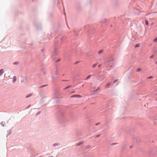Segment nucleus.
I'll use <instances>...</instances> for the list:
<instances>
[{
	"mask_svg": "<svg viewBox=\"0 0 157 157\" xmlns=\"http://www.w3.org/2000/svg\"><path fill=\"white\" fill-rule=\"evenodd\" d=\"M62 41V37L60 35H59L56 38L55 40L54 48L52 53V57L55 62H58L60 61V59L59 58L56 61L54 57L58 56V54L57 53V49L59 48L58 46L61 45Z\"/></svg>",
	"mask_w": 157,
	"mask_h": 157,
	"instance_id": "f257e3e1",
	"label": "nucleus"
},
{
	"mask_svg": "<svg viewBox=\"0 0 157 157\" xmlns=\"http://www.w3.org/2000/svg\"><path fill=\"white\" fill-rule=\"evenodd\" d=\"M102 64L105 67L109 65H113L114 62L112 56H111L106 58L102 62Z\"/></svg>",
	"mask_w": 157,
	"mask_h": 157,
	"instance_id": "f03ea898",
	"label": "nucleus"
},
{
	"mask_svg": "<svg viewBox=\"0 0 157 157\" xmlns=\"http://www.w3.org/2000/svg\"><path fill=\"white\" fill-rule=\"evenodd\" d=\"M56 116L61 122H65L67 121L65 115L61 110L59 111L56 113Z\"/></svg>",
	"mask_w": 157,
	"mask_h": 157,
	"instance_id": "7ed1b4c3",
	"label": "nucleus"
},
{
	"mask_svg": "<svg viewBox=\"0 0 157 157\" xmlns=\"http://www.w3.org/2000/svg\"><path fill=\"white\" fill-rule=\"evenodd\" d=\"M33 24L35 26L36 29L38 30H40L41 29V26L40 24H39V23H36L35 22H33Z\"/></svg>",
	"mask_w": 157,
	"mask_h": 157,
	"instance_id": "20e7f679",
	"label": "nucleus"
},
{
	"mask_svg": "<svg viewBox=\"0 0 157 157\" xmlns=\"http://www.w3.org/2000/svg\"><path fill=\"white\" fill-rule=\"evenodd\" d=\"M86 117V122L87 123H89L90 122V117L89 116V115L88 114H86L85 115Z\"/></svg>",
	"mask_w": 157,
	"mask_h": 157,
	"instance_id": "39448f33",
	"label": "nucleus"
},
{
	"mask_svg": "<svg viewBox=\"0 0 157 157\" xmlns=\"http://www.w3.org/2000/svg\"><path fill=\"white\" fill-rule=\"evenodd\" d=\"M117 80H115L113 82H111L110 83H108L106 86V87L108 88L110 86H113V84L114 83L117 82Z\"/></svg>",
	"mask_w": 157,
	"mask_h": 157,
	"instance_id": "423d86ee",
	"label": "nucleus"
},
{
	"mask_svg": "<svg viewBox=\"0 0 157 157\" xmlns=\"http://www.w3.org/2000/svg\"><path fill=\"white\" fill-rule=\"evenodd\" d=\"M133 12L135 15H140V13H141L139 10L135 9L133 10Z\"/></svg>",
	"mask_w": 157,
	"mask_h": 157,
	"instance_id": "0eeeda50",
	"label": "nucleus"
},
{
	"mask_svg": "<svg viewBox=\"0 0 157 157\" xmlns=\"http://www.w3.org/2000/svg\"><path fill=\"white\" fill-rule=\"evenodd\" d=\"M81 96L80 95L76 94L73 95L71 96V98L75 97L81 98Z\"/></svg>",
	"mask_w": 157,
	"mask_h": 157,
	"instance_id": "6e6552de",
	"label": "nucleus"
},
{
	"mask_svg": "<svg viewBox=\"0 0 157 157\" xmlns=\"http://www.w3.org/2000/svg\"><path fill=\"white\" fill-rule=\"evenodd\" d=\"M59 77L58 75L56 73L54 75H52V79H54L55 78H58Z\"/></svg>",
	"mask_w": 157,
	"mask_h": 157,
	"instance_id": "1a4fd4ad",
	"label": "nucleus"
},
{
	"mask_svg": "<svg viewBox=\"0 0 157 157\" xmlns=\"http://www.w3.org/2000/svg\"><path fill=\"white\" fill-rule=\"evenodd\" d=\"M87 30H88V35H90V34H91V33H93V32H92V28H89V29H87Z\"/></svg>",
	"mask_w": 157,
	"mask_h": 157,
	"instance_id": "9d476101",
	"label": "nucleus"
},
{
	"mask_svg": "<svg viewBox=\"0 0 157 157\" xmlns=\"http://www.w3.org/2000/svg\"><path fill=\"white\" fill-rule=\"evenodd\" d=\"M80 31L79 30H74V33H75V35L77 36L78 35V32H79Z\"/></svg>",
	"mask_w": 157,
	"mask_h": 157,
	"instance_id": "9b49d317",
	"label": "nucleus"
},
{
	"mask_svg": "<svg viewBox=\"0 0 157 157\" xmlns=\"http://www.w3.org/2000/svg\"><path fill=\"white\" fill-rule=\"evenodd\" d=\"M76 9L78 11H80L82 10L81 6H77Z\"/></svg>",
	"mask_w": 157,
	"mask_h": 157,
	"instance_id": "f8f14e48",
	"label": "nucleus"
},
{
	"mask_svg": "<svg viewBox=\"0 0 157 157\" xmlns=\"http://www.w3.org/2000/svg\"><path fill=\"white\" fill-rule=\"evenodd\" d=\"M154 51L155 52V54L157 56V47H155L154 49Z\"/></svg>",
	"mask_w": 157,
	"mask_h": 157,
	"instance_id": "ddd939ff",
	"label": "nucleus"
},
{
	"mask_svg": "<svg viewBox=\"0 0 157 157\" xmlns=\"http://www.w3.org/2000/svg\"><path fill=\"white\" fill-rule=\"evenodd\" d=\"M17 80V78L15 76H14L13 77V83L15 82Z\"/></svg>",
	"mask_w": 157,
	"mask_h": 157,
	"instance_id": "4468645a",
	"label": "nucleus"
},
{
	"mask_svg": "<svg viewBox=\"0 0 157 157\" xmlns=\"http://www.w3.org/2000/svg\"><path fill=\"white\" fill-rule=\"evenodd\" d=\"M4 72V71L3 69H2L0 70V76Z\"/></svg>",
	"mask_w": 157,
	"mask_h": 157,
	"instance_id": "2eb2a0df",
	"label": "nucleus"
},
{
	"mask_svg": "<svg viewBox=\"0 0 157 157\" xmlns=\"http://www.w3.org/2000/svg\"><path fill=\"white\" fill-rule=\"evenodd\" d=\"M8 132V134L7 135V137L8 136H10L11 133V130H9L8 131H7Z\"/></svg>",
	"mask_w": 157,
	"mask_h": 157,
	"instance_id": "dca6fc26",
	"label": "nucleus"
},
{
	"mask_svg": "<svg viewBox=\"0 0 157 157\" xmlns=\"http://www.w3.org/2000/svg\"><path fill=\"white\" fill-rule=\"evenodd\" d=\"M47 86H48L47 84H45V85H42V86H40L39 88H43V87H46Z\"/></svg>",
	"mask_w": 157,
	"mask_h": 157,
	"instance_id": "f3484780",
	"label": "nucleus"
},
{
	"mask_svg": "<svg viewBox=\"0 0 157 157\" xmlns=\"http://www.w3.org/2000/svg\"><path fill=\"white\" fill-rule=\"evenodd\" d=\"M103 52V50H100L98 52V53L99 55H100L101 54L102 52Z\"/></svg>",
	"mask_w": 157,
	"mask_h": 157,
	"instance_id": "a211bd4d",
	"label": "nucleus"
},
{
	"mask_svg": "<svg viewBox=\"0 0 157 157\" xmlns=\"http://www.w3.org/2000/svg\"><path fill=\"white\" fill-rule=\"evenodd\" d=\"M83 143V142H79L78 143H77L76 145V146H79L80 145L82 144Z\"/></svg>",
	"mask_w": 157,
	"mask_h": 157,
	"instance_id": "6ab92c4d",
	"label": "nucleus"
},
{
	"mask_svg": "<svg viewBox=\"0 0 157 157\" xmlns=\"http://www.w3.org/2000/svg\"><path fill=\"white\" fill-rule=\"evenodd\" d=\"M41 51H42V52L43 53V56H44V49H41Z\"/></svg>",
	"mask_w": 157,
	"mask_h": 157,
	"instance_id": "aec40b11",
	"label": "nucleus"
},
{
	"mask_svg": "<svg viewBox=\"0 0 157 157\" xmlns=\"http://www.w3.org/2000/svg\"><path fill=\"white\" fill-rule=\"evenodd\" d=\"M59 145V144L56 143H55V144H53L52 146L53 147H55V146H58V145Z\"/></svg>",
	"mask_w": 157,
	"mask_h": 157,
	"instance_id": "412c9836",
	"label": "nucleus"
},
{
	"mask_svg": "<svg viewBox=\"0 0 157 157\" xmlns=\"http://www.w3.org/2000/svg\"><path fill=\"white\" fill-rule=\"evenodd\" d=\"M141 70H142L141 68H139L137 69L136 71L137 72L140 71H141Z\"/></svg>",
	"mask_w": 157,
	"mask_h": 157,
	"instance_id": "4be33fe9",
	"label": "nucleus"
},
{
	"mask_svg": "<svg viewBox=\"0 0 157 157\" xmlns=\"http://www.w3.org/2000/svg\"><path fill=\"white\" fill-rule=\"evenodd\" d=\"M145 23L147 25H148L149 23L148 21L147 20H145Z\"/></svg>",
	"mask_w": 157,
	"mask_h": 157,
	"instance_id": "5701e85b",
	"label": "nucleus"
},
{
	"mask_svg": "<svg viewBox=\"0 0 157 157\" xmlns=\"http://www.w3.org/2000/svg\"><path fill=\"white\" fill-rule=\"evenodd\" d=\"M32 95V94H28V95H27L26 96V98H28L31 96Z\"/></svg>",
	"mask_w": 157,
	"mask_h": 157,
	"instance_id": "b1692460",
	"label": "nucleus"
},
{
	"mask_svg": "<svg viewBox=\"0 0 157 157\" xmlns=\"http://www.w3.org/2000/svg\"><path fill=\"white\" fill-rule=\"evenodd\" d=\"M138 140H140L139 139H138L137 138H135L133 139V141L134 142V141H135V140H136L137 141H138Z\"/></svg>",
	"mask_w": 157,
	"mask_h": 157,
	"instance_id": "393cba45",
	"label": "nucleus"
},
{
	"mask_svg": "<svg viewBox=\"0 0 157 157\" xmlns=\"http://www.w3.org/2000/svg\"><path fill=\"white\" fill-rule=\"evenodd\" d=\"M97 64H98V63H95V64H94L93 65L92 67H93V68H94V67H95L97 66Z\"/></svg>",
	"mask_w": 157,
	"mask_h": 157,
	"instance_id": "a878e982",
	"label": "nucleus"
},
{
	"mask_svg": "<svg viewBox=\"0 0 157 157\" xmlns=\"http://www.w3.org/2000/svg\"><path fill=\"white\" fill-rule=\"evenodd\" d=\"M71 86H71H67V87L65 88H64L63 90H66L68 88H69Z\"/></svg>",
	"mask_w": 157,
	"mask_h": 157,
	"instance_id": "bb28decb",
	"label": "nucleus"
},
{
	"mask_svg": "<svg viewBox=\"0 0 157 157\" xmlns=\"http://www.w3.org/2000/svg\"><path fill=\"white\" fill-rule=\"evenodd\" d=\"M90 76H91L90 75H89L88 76H87V77L85 78V80H87L88 79H89L90 78Z\"/></svg>",
	"mask_w": 157,
	"mask_h": 157,
	"instance_id": "cd10ccee",
	"label": "nucleus"
},
{
	"mask_svg": "<svg viewBox=\"0 0 157 157\" xmlns=\"http://www.w3.org/2000/svg\"><path fill=\"white\" fill-rule=\"evenodd\" d=\"M41 113V111H39L36 114V116H37L38 115L40 114Z\"/></svg>",
	"mask_w": 157,
	"mask_h": 157,
	"instance_id": "c85d7f7f",
	"label": "nucleus"
},
{
	"mask_svg": "<svg viewBox=\"0 0 157 157\" xmlns=\"http://www.w3.org/2000/svg\"><path fill=\"white\" fill-rule=\"evenodd\" d=\"M65 59L66 60L67 59H69L70 58V56H65Z\"/></svg>",
	"mask_w": 157,
	"mask_h": 157,
	"instance_id": "c756f323",
	"label": "nucleus"
},
{
	"mask_svg": "<svg viewBox=\"0 0 157 157\" xmlns=\"http://www.w3.org/2000/svg\"><path fill=\"white\" fill-rule=\"evenodd\" d=\"M153 41L157 43V37L155 38V39L153 40Z\"/></svg>",
	"mask_w": 157,
	"mask_h": 157,
	"instance_id": "7c9ffc66",
	"label": "nucleus"
},
{
	"mask_svg": "<svg viewBox=\"0 0 157 157\" xmlns=\"http://www.w3.org/2000/svg\"><path fill=\"white\" fill-rule=\"evenodd\" d=\"M76 135H78L80 134V132L79 131H76Z\"/></svg>",
	"mask_w": 157,
	"mask_h": 157,
	"instance_id": "2f4dec72",
	"label": "nucleus"
},
{
	"mask_svg": "<svg viewBox=\"0 0 157 157\" xmlns=\"http://www.w3.org/2000/svg\"><path fill=\"white\" fill-rule=\"evenodd\" d=\"M0 124L2 126L4 127L5 125L3 124V123L2 122L0 123Z\"/></svg>",
	"mask_w": 157,
	"mask_h": 157,
	"instance_id": "473e14b6",
	"label": "nucleus"
},
{
	"mask_svg": "<svg viewBox=\"0 0 157 157\" xmlns=\"http://www.w3.org/2000/svg\"><path fill=\"white\" fill-rule=\"evenodd\" d=\"M18 64V62H15L13 63V64L15 65H17Z\"/></svg>",
	"mask_w": 157,
	"mask_h": 157,
	"instance_id": "72a5a7b5",
	"label": "nucleus"
},
{
	"mask_svg": "<svg viewBox=\"0 0 157 157\" xmlns=\"http://www.w3.org/2000/svg\"><path fill=\"white\" fill-rule=\"evenodd\" d=\"M139 47V45L138 44H136L135 46V48H137Z\"/></svg>",
	"mask_w": 157,
	"mask_h": 157,
	"instance_id": "f704fd0d",
	"label": "nucleus"
},
{
	"mask_svg": "<svg viewBox=\"0 0 157 157\" xmlns=\"http://www.w3.org/2000/svg\"><path fill=\"white\" fill-rule=\"evenodd\" d=\"M90 146L88 145L86 147V149H88L90 148Z\"/></svg>",
	"mask_w": 157,
	"mask_h": 157,
	"instance_id": "c9c22d12",
	"label": "nucleus"
},
{
	"mask_svg": "<svg viewBox=\"0 0 157 157\" xmlns=\"http://www.w3.org/2000/svg\"><path fill=\"white\" fill-rule=\"evenodd\" d=\"M153 77L152 76H149V77H147V79H151V78H153Z\"/></svg>",
	"mask_w": 157,
	"mask_h": 157,
	"instance_id": "e433bc0d",
	"label": "nucleus"
},
{
	"mask_svg": "<svg viewBox=\"0 0 157 157\" xmlns=\"http://www.w3.org/2000/svg\"><path fill=\"white\" fill-rule=\"evenodd\" d=\"M79 62L78 61H77L74 63V64H76L78 63Z\"/></svg>",
	"mask_w": 157,
	"mask_h": 157,
	"instance_id": "4c0bfd02",
	"label": "nucleus"
},
{
	"mask_svg": "<svg viewBox=\"0 0 157 157\" xmlns=\"http://www.w3.org/2000/svg\"><path fill=\"white\" fill-rule=\"evenodd\" d=\"M100 136V134H98V135H97V136H96L95 137V138H98V137H99Z\"/></svg>",
	"mask_w": 157,
	"mask_h": 157,
	"instance_id": "58836bf2",
	"label": "nucleus"
},
{
	"mask_svg": "<svg viewBox=\"0 0 157 157\" xmlns=\"http://www.w3.org/2000/svg\"><path fill=\"white\" fill-rule=\"evenodd\" d=\"M154 58V56L153 55H152L150 57V59H152Z\"/></svg>",
	"mask_w": 157,
	"mask_h": 157,
	"instance_id": "ea45409f",
	"label": "nucleus"
},
{
	"mask_svg": "<svg viewBox=\"0 0 157 157\" xmlns=\"http://www.w3.org/2000/svg\"><path fill=\"white\" fill-rule=\"evenodd\" d=\"M102 64H100L98 65V68H100L102 66Z\"/></svg>",
	"mask_w": 157,
	"mask_h": 157,
	"instance_id": "a19ab883",
	"label": "nucleus"
},
{
	"mask_svg": "<svg viewBox=\"0 0 157 157\" xmlns=\"http://www.w3.org/2000/svg\"><path fill=\"white\" fill-rule=\"evenodd\" d=\"M100 124V122H98L97 123H96V124H95V125H98L99 124Z\"/></svg>",
	"mask_w": 157,
	"mask_h": 157,
	"instance_id": "79ce46f5",
	"label": "nucleus"
},
{
	"mask_svg": "<svg viewBox=\"0 0 157 157\" xmlns=\"http://www.w3.org/2000/svg\"><path fill=\"white\" fill-rule=\"evenodd\" d=\"M31 106V105H29V106H28L26 108V109H29L30 107V106Z\"/></svg>",
	"mask_w": 157,
	"mask_h": 157,
	"instance_id": "37998d69",
	"label": "nucleus"
},
{
	"mask_svg": "<svg viewBox=\"0 0 157 157\" xmlns=\"http://www.w3.org/2000/svg\"><path fill=\"white\" fill-rule=\"evenodd\" d=\"M117 143H112L111 144V145H115V144H117Z\"/></svg>",
	"mask_w": 157,
	"mask_h": 157,
	"instance_id": "c03bdc74",
	"label": "nucleus"
},
{
	"mask_svg": "<svg viewBox=\"0 0 157 157\" xmlns=\"http://www.w3.org/2000/svg\"><path fill=\"white\" fill-rule=\"evenodd\" d=\"M99 90V89H97L94 91V92H96Z\"/></svg>",
	"mask_w": 157,
	"mask_h": 157,
	"instance_id": "a18cd8bd",
	"label": "nucleus"
},
{
	"mask_svg": "<svg viewBox=\"0 0 157 157\" xmlns=\"http://www.w3.org/2000/svg\"><path fill=\"white\" fill-rule=\"evenodd\" d=\"M68 80H62V81H68Z\"/></svg>",
	"mask_w": 157,
	"mask_h": 157,
	"instance_id": "49530a36",
	"label": "nucleus"
},
{
	"mask_svg": "<svg viewBox=\"0 0 157 157\" xmlns=\"http://www.w3.org/2000/svg\"><path fill=\"white\" fill-rule=\"evenodd\" d=\"M75 92V91H73L71 92V94H73Z\"/></svg>",
	"mask_w": 157,
	"mask_h": 157,
	"instance_id": "de8ad7c7",
	"label": "nucleus"
},
{
	"mask_svg": "<svg viewBox=\"0 0 157 157\" xmlns=\"http://www.w3.org/2000/svg\"><path fill=\"white\" fill-rule=\"evenodd\" d=\"M52 34V33H50V34H48V35H51Z\"/></svg>",
	"mask_w": 157,
	"mask_h": 157,
	"instance_id": "09e8293b",
	"label": "nucleus"
},
{
	"mask_svg": "<svg viewBox=\"0 0 157 157\" xmlns=\"http://www.w3.org/2000/svg\"><path fill=\"white\" fill-rule=\"evenodd\" d=\"M132 146H131L130 147V148H132Z\"/></svg>",
	"mask_w": 157,
	"mask_h": 157,
	"instance_id": "8fccbe9b",
	"label": "nucleus"
},
{
	"mask_svg": "<svg viewBox=\"0 0 157 157\" xmlns=\"http://www.w3.org/2000/svg\"><path fill=\"white\" fill-rule=\"evenodd\" d=\"M57 71V67H56V71Z\"/></svg>",
	"mask_w": 157,
	"mask_h": 157,
	"instance_id": "3c124183",
	"label": "nucleus"
},
{
	"mask_svg": "<svg viewBox=\"0 0 157 157\" xmlns=\"http://www.w3.org/2000/svg\"><path fill=\"white\" fill-rule=\"evenodd\" d=\"M155 64H157V61H156L155 62Z\"/></svg>",
	"mask_w": 157,
	"mask_h": 157,
	"instance_id": "603ef678",
	"label": "nucleus"
},
{
	"mask_svg": "<svg viewBox=\"0 0 157 157\" xmlns=\"http://www.w3.org/2000/svg\"><path fill=\"white\" fill-rule=\"evenodd\" d=\"M101 22H102V23H104V21H103Z\"/></svg>",
	"mask_w": 157,
	"mask_h": 157,
	"instance_id": "864d4df0",
	"label": "nucleus"
},
{
	"mask_svg": "<svg viewBox=\"0 0 157 157\" xmlns=\"http://www.w3.org/2000/svg\"><path fill=\"white\" fill-rule=\"evenodd\" d=\"M110 26H111V27H112L113 26V25H111Z\"/></svg>",
	"mask_w": 157,
	"mask_h": 157,
	"instance_id": "5fc2aeb1",
	"label": "nucleus"
},
{
	"mask_svg": "<svg viewBox=\"0 0 157 157\" xmlns=\"http://www.w3.org/2000/svg\"><path fill=\"white\" fill-rule=\"evenodd\" d=\"M92 73H93V74H94V72H92Z\"/></svg>",
	"mask_w": 157,
	"mask_h": 157,
	"instance_id": "6e6d98bb",
	"label": "nucleus"
},
{
	"mask_svg": "<svg viewBox=\"0 0 157 157\" xmlns=\"http://www.w3.org/2000/svg\"><path fill=\"white\" fill-rule=\"evenodd\" d=\"M44 74H45V72H44Z\"/></svg>",
	"mask_w": 157,
	"mask_h": 157,
	"instance_id": "4d7b16f0",
	"label": "nucleus"
},
{
	"mask_svg": "<svg viewBox=\"0 0 157 157\" xmlns=\"http://www.w3.org/2000/svg\"><path fill=\"white\" fill-rule=\"evenodd\" d=\"M71 119H72V116H71Z\"/></svg>",
	"mask_w": 157,
	"mask_h": 157,
	"instance_id": "13d9d810",
	"label": "nucleus"
},
{
	"mask_svg": "<svg viewBox=\"0 0 157 157\" xmlns=\"http://www.w3.org/2000/svg\"><path fill=\"white\" fill-rule=\"evenodd\" d=\"M48 157H52V156H49Z\"/></svg>",
	"mask_w": 157,
	"mask_h": 157,
	"instance_id": "bf43d9fd",
	"label": "nucleus"
},
{
	"mask_svg": "<svg viewBox=\"0 0 157 157\" xmlns=\"http://www.w3.org/2000/svg\"><path fill=\"white\" fill-rule=\"evenodd\" d=\"M33 0H32V1H33Z\"/></svg>",
	"mask_w": 157,
	"mask_h": 157,
	"instance_id": "052dcab7",
	"label": "nucleus"
}]
</instances>
